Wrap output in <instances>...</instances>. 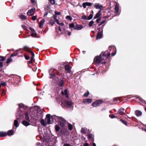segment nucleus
Listing matches in <instances>:
<instances>
[{
  "label": "nucleus",
  "instance_id": "obj_31",
  "mask_svg": "<svg viewBox=\"0 0 146 146\" xmlns=\"http://www.w3.org/2000/svg\"><path fill=\"white\" fill-rule=\"evenodd\" d=\"M6 85V84L5 82L3 81H1L0 84V87L1 88L2 86H5Z\"/></svg>",
  "mask_w": 146,
  "mask_h": 146
},
{
  "label": "nucleus",
  "instance_id": "obj_12",
  "mask_svg": "<svg viewBox=\"0 0 146 146\" xmlns=\"http://www.w3.org/2000/svg\"><path fill=\"white\" fill-rule=\"evenodd\" d=\"M49 75L51 76L50 78H52L55 76V75L54 73L53 72V70L51 68L49 70Z\"/></svg>",
  "mask_w": 146,
  "mask_h": 146
},
{
  "label": "nucleus",
  "instance_id": "obj_64",
  "mask_svg": "<svg viewBox=\"0 0 146 146\" xmlns=\"http://www.w3.org/2000/svg\"><path fill=\"white\" fill-rule=\"evenodd\" d=\"M64 146H71L70 145L68 144H65Z\"/></svg>",
  "mask_w": 146,
  "mask_h": 146
},
{
  "label": "nucleus",
  "instance_id": "obj_39",
  "mask_svg": "<svg viewBox=\"0 0 146 146\" xmlns=\"http://www.w3.org/2000/svg\"><path fill=\"white\" fill-rule=\"evenodd\" d=\"M94 23V22L93 21H91L89 23V26L90 27H91L92 26V25H93Z\"/></svg>",
  "mask_w": 146,
  "mask_h": 146
},
{
  "label": "nucleus",
  "instance_id": "obj_5",
  "mask_svg": "<svg viewBox=\"0 0 146 146\" xmlns=\"http://www.w3.org/2000/svg\"><path fill=\"white\" fill-rule=\"evenodd\" d=\"M103 28H102L101 31H100V28H99L98 29V33L96 36V39H100L102 38V35L103 34Z\"/></svg>",
  "mask_w": 146,
  "mask_h": 146
},
{
  "label": "nucleus",
  "instance_id": "obj_58",
  "mask_svg": "<svg viewBox=\"0 0 146 146\" xmlns=\"http://www.w3.org/2000/svg\"><path fill=\"white\" fill-rule=\"evenodd\" d=\"M36 145L37 146H42L41 144L39 142H38L36 143Z\"/></svg>",
  "mask_w": 146,
  "mask_h": 146
},
{
  "label": "nucleus",
  "instance_id": "obj_42",
  "mask_svg": "<svg viewBox=\"0 0 146 146\" xmlns=\"http://www.w3.org/2000/svg\"><path fill=\"white\" fill-rule=\"evenodd\" d=\"M14 131L13 130H10V135H12L14 134Z\"/></svg>",
  "mask_w": 146,
  "mask_h": 146
},
{
  "label": "nucleus",
  "instance_id": "obj_11",
  "mask_svg": "<svg viewBox=\"0 0 146 146\" xmlns=\"http://www.w3.org/2000/svg\"><path fill=\"white\" fill-rule=\"evenodd\" d=\"M92 102V100L91 99H87L84 100L82 103L85 104H88L91 103Z\"/></svg>",
  "mask_w": 146,
  "mask_h": 146
},
{
  "label": "nucleus",
  "instance_id": "obj_16",
  "mask_svg": "<svg viewBox=\"0 0 146 146\" xmlns=\"http://www.w3.org/2000/svg\"><path fill=\"white\" fill-rule=\"evenodd\" d=\"M92 5V4L91 3L86 2L83 3L82 4V6L84 8H85L86 6H91Z\"/></svg>",
  "mask_w": 146,
  "mask_h": 146
},
{
  "label": "nucleus",
  "instance_id": "obj_62",
  "mask_svg": "<svg viewBox=\"0 0 146 146\" xmlns=\"http://www.w3.org/2000/svg\"><path fill=\"white\" fill-rule=\"evenodd\" d=\"M56 17H57V16H56V15H53V18H54V19L56 20V19H56Z\"/></svg>",
  "mask_w": 146,
  "mask_h": 146
},
{
  "label": "nucleus",
  "instance_id": "obj_9",
  "mask_svg": "<svg viewBox=\"0 0 146 146\" xmlns=\"http://www.w3.org/2000/svg\"><path fill=\"white\" fill-rule=\"evenodd\" d=\"M25 50L31 53V54L32 55V57H34L35 56V54L34 53L32 52L30 50H29V48L27 46H25L23 48Z\"/></svg>",
  "mask_w": 146,
  "mask_h": 146
},
{
  "label": "nucleus",
  "instance_id": "obj_4",
  "mask_svg": "<svg viewBox=\"0 0 146 146\" xmlns=\"http://www.w3.org/2000/svg\"><path fill=\"white\" fill-rule=\"evenodd\" d=\"M52 139H51L50 137H45L43 140V143L46 146H52Z\"/></svg>",
  "mask_w": 146,
  "mask_h": 146
},
{
  "label": "nucleus",
  "instance_id": "obj_21",
  "mask_svg": "<svg viewBox=\"0 0 146 146\" xmlns=\"http://www.w3.org/2000/svg\"><path fill=\"white\" fill-rule=\"evenodd\" d=\"M65 102L69 106H71L72 104V101L71 100L69 99L66 100L65 101Z\"/></svg>",
  "mask_w": 146,
  "mask_h": 146
},
{
  "label": "nucleus",
  "instance_id": "obj_32",
  "mask_svg": "<svg viewBox=\"0 0 146 146\" xmlns=\"http://www.w3.org/2000/svg\"><path fill=\"white\" fill-rule=\"evenodd\" d=\"M109 50H110V52H111V50H114L115 49V48L114 46H110L109 47Z\"/></svg>",
  "mask_w": 146,
  "mask_h": 146
},
{
  "label": "nucleus",
  "instance_id": "obj_35",
  "mask_svg": "<svg viewBox=\"0 0 146 146\" xmlns=\"http://www.w3.org/2000/svg\"><path fill=\"white\" fill-rule=\"evenodd\" d=\"M96 102H97V104L98 106L100 104H102L103 102L102 100H98L96 101Z\"/></svg>",
  "mask_w": 146,
  "mask_h": 146
},
{
  "label": "nucleus",
  "instance_id": "obj_7",
  "mask_svg": "<svg viewBox=\"0 0 146 146\" xmlns=\"http://www.w3.org/2000/svg\"><path fill=\"white\" fill-rule=\"evenodd\" d=\"M9 135V131H7V132L4 131H0V137H5L7 135Z\"/></svg>",
  "mask_w": 146,
  "mask_h": 146
},
{
  "label": "nucleus",
  "instance_id": "obj_44",
  "mask_svg": "<svg viewBox=\"0 0 146 146\" xmlns=\"http://www.w3.org/2000/svg\"><path fill=\"white\" fill-rule=\"evenodd\" d=\"M89 94V92H87L85 93L84 95L83 96L84 97H87Z\"/></svg>",
  "mask_w": 146,
  "mask_h": 146
},
{
  "label": "nucleus",
  "instance_id": "obj_34",
  "mask_svg": "<svg viewBox=\"0 0 146 146\" xmlns=\"http://www.w3.org/2000/svg\"><path fill=\"white\" fill-rule=\"evenodd\" d=\"M6 58V57L0 56V61H3Z\"/></svg>",
  "mask_w": 146,
  "mask_h": 146
},
{
  "label": "nucleus",
  "instance_id": "obj_50",
  "mask_svg": "<svg viewBox=\"0 0 146 146\" xmlns=\"http://www.w3.org/2000/svg\"><path fill=\"white\" fill-rule=\"evenodd\" d=\"M120 121L122 122L123 124H124L125 125H127V122H126V121H124L122 119H120Z\"/></svg>",
  "mask_w": 146,
  "mask_h": 146
},
{
  "label": "nucleus",
  "instance_id": "obj_53",
  "mask_svg": "<svg viewBox=\"0 0 146 146\" xmlns=\"http://www.w3.org/2000/svg\"><path fill=\"white\" fill-rule=\"evenodd\" d=\"M105 22H106V20H104V21H102L99 24V26H100L101 25H102L103 24L105 23Z\"/></svg>",
  "mask_w": 146,
  "mask_h": 146
},
{
  "label": "nucleus",
  "instance_id": "obj_41",
  "mask_svg": "<svg viewBox=\"0 0 146 146\" xmlns=\"http://www.w3.org/2000/svg\"><path fill=\"white\" fill-rule=\"evenodd\" d=\"M51 4L53 5L55 3V0H48Z\"/></svg>",
  "mask_w": 146,
  "mask_h": 146
},
{
  "label": "nucleus",
  "instance_id": "obj_26",
  "mask_svg": "<svg viewBox=\"0 0 146 146\" xmlns=\"http://www.w3.org/2000/svg\"><path fill=\"white\" fill-rule=\"evenodd\" d=\"M20 50V49H19V50H17L15 52L11 54V57H13V56H16L18 54V52L19 51V50Z\"/></svg>",
  "mask_w": 146,
  "mask_h": 146
},
{
  "label": "nucleus",
  "instance_id": "obj_30",
  "mask_svg": "<svg viewBox=\"0 0 146 146\" xmlns=\"http://www.w3.org/2000/svg\"><path fill=\"white\" fill-rule=\"evenodd\" d=\"M81 132L82 133L84 134L86 133V128H82L81 130Z\"/></svg>",
  "mask_w": 146,
  "mask_h": 146
},
{
  "label": "nucleus",
  "instance_id": "obj_63",
  "mask_svg": "<svg viewBox=\"0 0 146 146\" xmlns=\"http://www.w3.org/2000/svg\"><path fill=\"white\" fill-rule=\"evenodd\" d=\"M89 144L87 143H86L84 144L83 146H88Z\"/></svg>",
  "mask_w": 146,
  "mask_h": 146
},
{
  "label": "nucleus",
  "instance_id": "obj_24",
  "mask_svg": "<svg viewBox=\"0 0 146 146\" xmlns=\"http://www.w3.org/2000/svg\"><path fill=\"white\" fill-rule=\"evenodd\" d=\"M19 16L21 19L23 20H25L27 18V17L23 15H20Z\"/></svg>",
  "mask_w": 146,
  "mask_h": 146
},
{
  "label": "nucleus",
  "instance_id": "obj_1",
  "mask_svg": "<svg viewBox=\"0 0 146 146\" xmlns=\"http://www.w3.org/2000/svg\"><path fill=\"white\" fill-rule=\"evenodd\" d=\"M45 120L46 123L48 124L52 123L54 121V120L55 121H59L58 124L62 127L64 126L65 122V120L62 117L53 115L51 117L50 114H47L46 115Z\"/></svg>",
  "mask_w": 146,
  "mask_h": 146
},
{
  "label": "nucleus",
  "instance_id": "obj_40",
  "mask_svg": "<svg viewBox=\"0 0 146 146\" xmlns=\"http://www.w3.org/2000/svg\"><path fill=\"white\" fill-rule=\"evenodd\" d=\"M88 17V20H89L91 19L93 17V15L90 14Z\"/></svg>",
  "mask_w": 146,
  "mask_h": 146
},
{
  "label": "nucleus",
  "instance_id": "obj_33",
  "mask_svg": "<svg viewBox=\"0 0 146 146\" xmlns=\"http://www.w3.org/2000/svg\"><path fill=\"white\" fill-rule=\"evenodd\" d=\"M55 129L57 131H58L60 129V128L58 125H56L55 127Z\"/></svg>",
  "mask_w": 146,
  "mask_h": 146
},
{
  "label": "nucleus",
  "instance_id": "obj_18",
  "mask_svg": "<svg viewBox=\"0 0 146 146\" xmlns=\"http://www.w3.org/2000/svg\"><path fill=\"white\" fill-rule=\"evenodd\" d=\"M29 122L28 121H26L25 120H23L22 121V123L25 126H28L30 125V123H29Z\"/></svg>",
  "mask_w": 146,
  "mask_h": 146
},
{
  "label": "nucleus",
  "instance_id": "obj_49",
  "mask_svg": "<svg viewBox=\"0 0 146 146\" xmlns=\"http://www.w3.org/2000/svg\"><path fill=\"white\" fill-rule=\"evenodd\" d=\"M24 56H25V59L27 60H28L30 58V57L29 56H28L25 54L24 55Z\"/></svg>",
  "mask_w": 146,
  "mask_h": 146
},
{
  "label": "nucleus",
  "instance_id": "obj_48",
  "mask_svg": "<svg viewBox=\"0 0 146 146\" xmlns=\"http://www.w3.org/2000/svg\"><path fill=\"white\" fill-rule=\"evenodd\" d=\"M50 23L52 25H53L55 23V22L53 20H51L50 21Z\"/></svg>",
  "mask_w": 146,
  "mask_h": 146
},
{
  "label": "nucleus",
  "instance_id": "obj_61",
  "mask_svg": "<svg viewBox=\"0 0 146 146\" xmlns=\"http://www.w3.org/2000/svg\"><path fill=\"white\" fill-rule=\"evenodd\" d=\"M48 12H46V13L44 15V17H45L46 16H47L48 15Z\"/></svg>",
  "mask_w": 146,
  "mask_h": 146
},
{
  "label": "nucleus",
  "instance_id": "obj_52",
  "mask_svg": "<svg viewBox=\"0 0 146 146\" xmlns=\"http://www.w3.org/2000/svg\"><path fill=\"white\" fill-rule=\"evenodd\" d=\"M37 18V17L36 16H34L32 17V20L35 21L36 20Z\"/></svg>",
  "mask_w": 146,
  "mask_h": 146
},
{
  "label": "nucleus",
  "instance_id": "obj_54",
  "mask_svg": "<svg viewBox=\"0 0 146 146\" xmlns=\"http://www.w3.org/2000/svg\"><path fill=\"white\" fill-rule=\"evenodd\" d=\"M33 109L35 110H38L39 109V107L37 106H35L33 107Z\"/></svg>",
  "mask_w": 146,
  "mask_h": 146
},
{
  "label": "nucleus",
  "instance_id": "obj_29",
  "mask_svg": "<svg viewBox=\"0 0 146 146\" xmlns=\"http://www.w3.org/2000/svg\"><path fill=\"white\" fill-rule=\"evenodd\" d=\"M68 129L70 130H71L73 129L72 125L70 123L68 124Z\"/></svg>",
  "mask_w": 146,
  "mask_h": 146
},
{
  "label": "nucleus",
  "instance_id": "obj_23",
  "mask_svg": "<svg viewBox=\"0 0 146 146\" xmlns=\"http://www.w3.org/2000/svg\"><path fill=\"white\" fill-rule=\"evenodd\" d=\"M25 119L27 121H30L29 120V113L27 112H26L25 113Z\"/></svg>",
  "mask_w": 146,
  "mask_h": 146
},
{
  "label": "nucleus",
  "instance_id": "obj_2",
  "mask_svg": "<svg viewBox=\"0 0 146 146\" xmlns=\"http://www.w3.org/2000/svg\"><path fill=\"white\" fill-rule=\"evenodd\" d=\"M110 55V52L108 54H106V52H102L100 55V56L96 57L94 59V61L98 63H100L105 59L108 57Z\"/></svg>",
  "mask_w": 146,
  "mask_h": 146
},
{
  "label": "nucleus",
  "instance_id": "obj_10",
  "mask_svg": "<svg viewBox=\"0 0 146 146\" xmlns=\"http://www.w3.org/2000/svg\"><path fill=\"white\" fill-rule=\"evenodd\" d=\"M83 28V26L82 25H75L74 29L77 30H81Z\"/></svg>",
  "mask_w": 146,
  "mask_h": 146
},
{
  "label": "nucleus",
  "instance_id": "obj_51",
  "mask_svg": "<svg viewBox=\"0 0 146 146\" xmlns=\"http://www.w3.org/2000/svg\"><path fill=\"white\" fill-rule=\"evenodd\" d=\"M37 115L38 116V118H35V119L37 120H38L39 118H41V115L39 114V115Z\"/></svg>",
  "mask_w": 146,
  "mask_h": 146
},
{
  "label": "nucleus",
  "instance_id": "obj_27",
  "mask_svg": "<svg viewBox=\"0 0 146 146\" xmlns=\"http://www.w3.org/2000/svg\"><path fill=\"white\" fill-rule=\"evenodd\" d=\"M14 126H15L16 127H18V120L17 119H16L14 121Z\"/></svg>",
  "mask_w": 146,
  "mask_h": 146
},
{
  "label": "nucleus",
  "instance_id": "obj_15",
  "mask_svg": "<svg viewBox=\"0 0 146 146\" xmlns=\"http://www.w3.org/2000/svg\"><path fill=\"white\" fill-rule=\"evenodd\" d=\"M45 21L44 19H42L39 23V27L40 28H42Z\"/></svg>",
  "mask_w": 146,
  "mask_h": 146
},
{
  "label": "nucleus",
  "instance_id": "obj_56",
  "mask_svg": "<svg viewBox=\"0 0 146 146\" xmlns=\"http://www.w3.org/2000/svg\"><path fill=\"white\" fill-rule=\"evenodd\" d=\"M101 21V18H100L99 19H97L96 20V22L97 23H98L100 22V21Z\"/></svg>",
  "mask_w": 146,
  "mask_h": 146
},
{
  "label": "nucleus",
  "instance_id": "obj_19",
  "mask_svg": "<svg viewBox=\"0 0 146 146\" xmlns=\"http://www.w3.org/2000/svg\"><path fill=\"white\" fill-rule=\"evenodd\" d=\"M35 11V8H32L29 10L27 13L28 15H30L32 13L34 12Z\"/></svg>",
  "mask_w": 146,
  "mask_h": 146
},
{
  "label": "nucleus",
  "instance_id": "obj_17",
  "mask_svg": "<svg viewBox=\"0 0 146 146\" xmlns=\"http://www.w3.org/2000/svg\"><path fill=\"white\" fill-rule=\"evenodd\" d=\"M65 68L67 72L68 73L70 72L71 67L70 65H66L65 66Z\"/></svg>",
  "mask_w": 146,
  "mask_h": 146
},
{
  "label": "nucleus",
  "instance_id": "obj_36",
  "mask_svg": "<svg viewBox=\"0 0 146 146\" xmlns=\"http://www.w3.org/2000/svg\"><path fill=\"white\" fill-rule=\"evenodd\" d=\"M97 102H96V101L94 103H93L92 104V106L94 107H96L98 106L97 103Z\"/></svg>",
  "mask_w": 146,
  "mask_h": 146
},
{
  "label": "nucleus",
  "instance_id": "obj_45",
  "mask_svg": "<svg viewBox=\"0 0 146 146\" xmlns=\"http://www.w3.org/2000/svg\"><path fill=\"white\" fill-rule=\"evenodd\" d=\"M82 19L84 20H88V17L86 15H84L82 17Z\"/></svg>",
  "mask_w": 146,
  "mask_h": 146
},
{
  "label": "nucleus",
  "instance_id": "obj_60",
  "mask_svg": "<svg viewBox=\"0 0 146 146\" xmlns=\"http://www.w3.org/2000/svg\"><path fill=\"white\" fill-rule=\"evenodd\" d=\"M55 21L56 23H57V24L58 25L60 24V23L59 22V21L58 19H56V20Z\"/></svg>",
  "mask_w": 146,
  "mask_h": 146
},
{
  "label": "nucleus",
  "instance_id": "obj_28",
  "mask_svg": "<svg viewBox=\"0 0 146 146\" xmlns=\"http://www.w3.org/2000/svg\"><path fill=\"white\" fill-rule=\"evenodd\" d=\"M41 124L43 125H46L47 123H46L45 120H44L43 119H42L41 121Z\"/></svg>",
  "mask_w": 146,
  "mask_h": 146
},
{
  "label": "nucleus",
  "instance_id": "obj_59",
  "mask_svg": "<svg viewBox=\"0 0 146 146\" xmlns=\"http://www.w3.org/2000/svg\"><path fill=\"white\" fill-rule=\"evenodd\" d=\"M55 14L56 15H59L60 14V12H55Z\"/></svg>",
  "mask_w": 146,
  "mask_h": 146
},
{
  "label": "nucleus",
  "instance_id": "obj_55",
  "mask_svg": "<svg viewBox=\"0 0 146 146\" xmlns=\"http://www.w3.org/2000/svg\"><path fill=\"white\" fill-rule=\"evenodd\" d=\"M88 138L90 139L92 137L93 135L92 134H88Z\"/></svg>",
  "mask_w": 146,
  "mask_h": 146
},
{
  "label": "nucleus",
  "instance_id": "obj_37",
  "mask_svg": "<svg viewBox=\"0 0 146 146\" xmlns=\"http://www.w3.org/2000/svg\"><path fill=\"white\" fill-rule=\"evenodd\" d=\"M66 18L67 20H70V21H72V18L71 17L69 16L68 15L66 16Z\"/></svg>",
  "mask_w": 146,
  "mask_h": 146
},
{
  "label": "nucleus",
  "instance_id": "obj_25",
  "mask_svg": "<svg viewBox=\"0 0 146 146\" xmlns=\"http://www.w3.org/2000/svg\"><path fill=\"white\" fill-rule=\"evenodd\" d=\"M114 9L115 13H117L118 12L119 10V7L117 4L115 6Z\"/></svg>",
  "mask_w": 146,
  "mask_h": 146
},
{
  "label": "nucleus",
  "instance_id": "obj_8",
  "mask_svg": "<svg viewBox=\"0 0 146 146\" xmlns=\"http://www.w3.org/2000/svg\"><path fill=\"white\" fill-rule=\"evenodd\" d=\"M31 33V36L33 37H36L37 34L34 29L31 27H30Z\"/></svg>",
  "mask_w": 146,
  "mask_h": 146
},
{
  "label": "nucleus",
  "instance_id": "obj_6",
  "mask_svg": "<svg viewBox=\"0 0 146 146\" xmlns=\"http://www.w3.org/2000/svg\"><path fill=\"white\" fill-rule=\"evenodd\" d=\"M94 7L97 9H100V10H103L104 9L102 5L99 3H96L94 6Z\"/></svg>",
  "mask_w": 146,
  "mask_h": 146
},
{
  "label": "nucleus",
  "instance_id": "obj_22",
  "mask_svg": "<svg viewBox=\"0 0 146 146\" xmlns=\"http://www.w3.org/2000/svg\"><path fill=\"white\" fill-rule=\"evenodd\" d=\"M102 13L101 11L100 10L96 14L95 16L94 17V19H96L98 18L101 15Z\"/></svg>",
  "mask_w": 146,
  "mask_h": 146
},
{
  "label": "nucleus",
  "instance_id": "obj_43",
  "mask_svg": "<svg viewBox=\"0 0 146 146\" xmlns=\"http://www.w3.org/2000/svg\"><path fill=\"white\" fill-rule=\"evenodd\" d=\"M22 27L24 29L27 30V27L25 25H21Z\"/></svg>",
  "mask_w": 146,
  "mask_h": 146
},
{
  "label": "nucleus",
  "instance_id": "obj_38",
  "mask_svg": "<svg viewBox=\"0 0 146 146\" xmlns=\"http://www.w3.org/2000/svg\"><path fill=\"white\" fill-rule=\"evenodd\" d=\"M69 26L70 28H74V29L75 25H74V23H72L69 25Z\"/></svg>",
  "mask_w": 146,
  "mask_h": 146
},
{
  "label": "nucleus",
  "instance_id": "obj_13",
  "mask_svg": "<svg viewBox=\"0 0 146 146\" xmlns=\"http://www.w3.org/2000/svg\"><path fill=\"white\" fill-rule=\"evenodd\" d=\"M124 110H125L124 108H121L118 110L117 113H119L120 115H122L125 113V112L124 111Z\"/></svg>",
  "mask_w": 146,
  "mask_h": 146
},
{
  "label": "nucleus",
  "instance_id": "obj_14",
  "mask_svg": "<svg viewBox=\"0 0 146 146\" xmlns=\"http://www.w3.org/2000/svg\"><path fill=\"white\" fill-rule=\"evenodd\" d=\"M62 94L63 95H65L66 98H68L69 96L68 94L67 89H65L64 91L63 90L62 91Z\"/></svg>",
  "mask_w": 146,
  "mask_h": 146
},
{
  "label": "nucleus",
  "instance_id": "obj_47",
  "mask_svg": "<svg viewBox=\"0 0 146 146\" xmlns=\"http://www.w3.org/2000/svg\"><path fill=\"white\" fill-rule=\"evenodd\" d=\"M64 84V82L63 81L61 80L60 82L59 85L60 86H62Z\"/></svg>",
  "mask_w": 146,
  "mask_h": 146
},
{
  "label": "nucleus",
  "instance_id": "obj_3",
  "mask_svg": "<svg viewBox=\"0 0 146 146\" xmlns=\"http://www.w3.org/2000/svg\"><path fill=\"white\" fill-rule=\"evenodd\" d=\"M19 110L17 113V116H18L19 117H21V115L23 114V112L27 108V107L24 106L22 104H20L19 105ZM17 119H19V118L17 116Z\"/></svg>",
  "mask_w": 146,
  "mask_h": 146
},
{
  "label": "nucleus",
  "instance_id": "obj_57",
  "mask_svg": "<svg viewBox=\"0 0 146 146\" xmlns=\"http://www.w3.org/2000/svg\"><path fill=\"white\" fill-rule=\"evenodd\" d=\"M3 67V63L0 62V68H2Z\"/></svg>",
  "mask_w": 146,
  "mask_h": 146
},
{
  "label": "nucleus",
  "instance_id": "obj_20",
  "mask_svg": "<svg viewBox=\"0 0 146 146\" xmlns=\"http://www.w3.org/2000/svg\"><path fill=\"white\" fill-rule=\"evenodd\" d=\"M142 113L140 111L137 110L135 111V114L137 117L141 116V115Z\"/></svg>",
  "mask_w": 146,
  "mask_h": 146
},
{
  "label": "nucleus",
  "instance_id": "obj_46",
  "mask_svg": "<svg viewBox=\"0 0 146 146\" xmlns=\"http://www.w3.org/2000/svg\"><path fill=\"white\" fill-rule=\"evenodd\" d=\"M109 117L111 118H116V117L114 115H110Z\"/></svg>",
  "mask_w": 146,
  "mask_h": 146
}]
</instances>
